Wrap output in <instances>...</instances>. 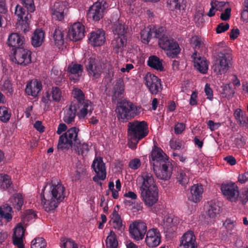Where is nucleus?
<instances>
[{"mask_svg": "<svg viewBox=\"0 0 248 248\" xmlns=\"http://www.w3.org/2000/svg\"><path fill=\"white\" fill-rule=\"evenodd\" d=\"M46 186L41 194V204L46 212L54 210L65 197V188L60 181H52L49 190Z\"/></svg>", "mask_w": 248, "mask_h": 248, "instance_id": "obj_1", "label": "nucleus"}, {"mask_svg": "<svg viewBox=\"0 0 248 248\" xmlns=\"http://www.w3.org/2000/svg\"><path fill=\"white\" fill-rule=\"evenodd\" d=\"M127 139L129 146L134 149L139 140L148 134V127L145 121H134L129 122L127 125Z\"/></svg>", "mask_w": 248, "mask_h": 248, "instance_id": "obj_2", "label": "nucleus"}, {"mask_svg": "<svg viewBox=\"0 0 248 248\" xmlns=\"http://www.w3.org/2000/svg\"><path fill=\"white\" fill-rule=\"evenodd\" d=\"M142 110L141 107L124 100L119 102L116 107V112L118 120L122 123H125L139 115Z\"/></svg>", "mask_w": 248, "mask_h": 248, "instance_id": "obj_3", "label": "nucleus"}, {"mask_svg": "<svg viewBox=\"0 0 248 248\" xmlns=\"http://www.w3.org/2000/svg\"><path fill=\"white\" fill-rule=\"evenodd\" d=\"M84 64L88 75L92 80H97L101 77L106 64L99 57L92 55L87 58Z\"/></svg>", "mask_w": 248, "mask_h": 248, "instance_id": "obj_4", "label": "nucleus"}, {"mask_svg": "<svg viewBox=\"0 0 248 248\" xmlns=\"http://www.w3.org/2000/svg\"><path fill=\"white\" fill-rule=\"evenodd\" d=\"M79 131L78 128L73 127L62 135L59 139L57 145L58 150H67L76 144H78V142L79 140L78 138Z\"/></svg>", "mask_w": 248, "mask_h": 248, "instance_id": "obj_5", "label": "nucleus"}, {"mask_svg": "<svg viewBox=\"0 0 248 248\" xmlns=\"http://www.w3.org/2000/svg\"><path fill=\"white\" fill-rule=\"evenodd\" d=\"M158 45L167 51V55L170 58H175L180 52L181 49L178 44L172 38L167 36H162L159 39Z\"/></svg>", "mask_w": 248, "mask_h": 248, "instance_id": "obj_6", "label": "nucleus"}, {"mask_svg": "<svg viewBox=\"0 0 248 248\" xmlns=\"http://www.w3.org/2000/svg\"><path fill=\"white\" fill-rule=\"evenodd\" d=\"M232 57L229 54L219 53L218 58L213 66V70L217 75L225 73L231 65Z\"/></svg>", "mask_w": 248, "mask_h": 248, "instance_id": "obj_7", "label": "nucleus"}, {"mask_svg": "<svg viewBox=\"0 0 248 248\" xmlns=\"http://www.w3.org/2000/svg\"><path fill=\"white\" fill-rule=\"evenodd\" d=\"M145 84L152 94H156L162 90L160 79L150 73L144 77Z\"/></svg>", "mask_w": 248, "mask_h": 248, "instance_id": "obj_8", "label": "nucleus"}, {"mask_svg": "<svg viewBox=\"0 0 248 248\" xmlns=\"http://www.w3.org/2000/svg\"><path fill=\"white\" fill-rule=\"evenodd\" d=\"M153 170L157 178L168 180L171 176L172 166L170 161H167L159 164L158 167H153Z\"/></svg>", "mask_w": 248, "mask_h": 248, "instance_id": "obj_9", "label": "nucleus"}, {"mask_svg": "<svg viewBox=\"0 0 248 248\" xmlns=\"http://www.w3.org/2000/svg\"><path fill=\"white\" fill-rule=\"evenodd\" d=\"M106 5V2L104 0L95 2L88 10V16L94 21H99L104 16Z\"/></svg>", "mask_w": 248, "mask_h": 248, "instance_id": "obj_10", "label": "nucleus"}, {"mask_svg": "<svg viewBox=\"0 0 248 248\" xmlns=\"http://www.w3.org/2000/svg\"><path fill=\"white\" fill-rule=\"evenodd\" d=\"M31 51L23 47L17 48L11 57L12 61L20 65H26L31 62Z\"/></svg>", "mask_w": 248, "mask_h": 248, "instance_id": "obj_11", "label": "nucleus"}, {"mask_svg": "<svg viewBox=\"0 0 248 248\" xmlns=\"http://www.w3.org/2000/svg\"><path fill=\"white\" fill-rule=\"evenodd\" d=\"M147 232L146 224L143 222H135L129 226V232L136 240H142Z\"/></svg>", "mask_w": 248, "mask_h": 248, "instance_id": "obj_12", "label": "nucleus"}, {"mask_svg": "<svg viewBox=\"0 0 248 248\" xmlns=\"http://www.w3.org/2000/svg\"><path fill=\"white\" fill-rule=\"evenodd\" d=\"M92 167L96 173V175L93 177V180L98 182L99 180H104L106 177V170L105 164L103 162L102 158L97 157L94 160L92 164Z\"/></svg>", "mask_w": 248, "mask_h": 248, "instance_id": "obj_13", "label": "nucleus"}, {"mask_svg": "<svg viewBox=\"0 0 248 248\" xmlns=\"http://www.w3.org/2000/svg\"><path fill=\"white\" fill-rule=\"evenodd\" d=\"M221 190L227 199L232 202L237 199L239 194L238 187L234 183L222 184Z\"/></svg>", "mask_w": 248, "mask_h": 248, "instance_id": "obj_14", "label": "nucleus"}, {"mask_svg": "<svg viewBox=\"0 0 248 248\" xmlns=\"http://www.w3.org/2000/svg\"><path fill=\"white\" fill-rule=\"evenodd\" d=\"M142 185L140 190H149L158 189L155 180L152 173L145 171L141 173Z\"/></svg>", "mask_w": 248, "mask_h": 248, "instance_id": "obj_15", "label": "nucleus"}, {"mask_svg": "<svg viewBox=\"0 0 248 248\" xmlns=\"http://www.w3.org/2000/svg\"><path fill=\"white\" fill-rule=\"evenodd\" d=\"M161 242V234L157 229H151L146 232L145 242L150 248H154L159 245Z\"/></svg>", "mask_w": 248, "mask_h": 248, "instance_id": "obj_16", "label": "nucleus"}, {"mask_svg": "<svg viewBox=\"0 0 248 248\" xmlns=\"http://www.w3.org/2000/svg\"><path fill=\"white\" fill-rule=\"evenodd\" d=\"M151 156L150 162L153 167H158L159 164L169 161V157L162 150L155 146L151 152Z\"/></svg>", "mask_w": 248, "mask_h": 248, "instance_id": "obj_17", "label": "nucleus"}, {"mask_svg": "<svg viewBox=\"0 0 248 248\" xmlns=\"http://www.w3.org/2000/svg\"><path fill=\"white\" fill-rule=\"evenodd\" d=\"M68 37L73 41L82 39L84 36V27L80 22L74 23L69 29Z\"/></svg>", "mask_w": 248, "mask_h": 248, "instance_id": "obj_18", "label": "nucleus"}, {"mask_svg": "<svg viewBox=\"0 0 248 248\" xmlns=\"http://www.w3.org/2000/svg\"><path fill=\"white\" fill-rule=\"evenodd\" d=\"M141 197L145 204L151 207L158 199V189L140 191Z\"/></svg>", "mask_w": 248, "mask_h": 248, "instance_id": "obj_19", "label": "nucleus"}, {"mask_svg": "<svg viewBox=\"0 0 248 248\" xmlns=\"http://www.w3.org/2000/svg\"><path fill=\"white\" fill-rule=\"evenodd\" d=\"M180 247L182 248H197L196 237L191 231L185 232L180 240Z\"/></svg>", "mask_w": 248, "mask_h": 248, "instance_id": "obj_20", "label": "nucleus"}, {"mask_svg": "<svg viewBox=\"0 0 248 248\" xmlns=\"http://www.w3.org/2000/svg\"><path fill=\"white\" fill-rule=\"evenodd\" d=\"M124 91V85L122 78L117 79L113 87L112 100L113 102H119L123 97Z\"/></svg>", "mask_w": 248, "mask_h": 248, "instance_id": "obj_21", "label": "nucleus"}, {"mask_svg": "<svg viewBox=\"0 0 248 248\" xmlns=\"http://www.w3.org/2000/svg\"><path fill=\"white\" fill-rule=\"evenodd\" d=\"M42 89V85L41 81L37 79L31 80L27 83L25 93L28 95L36 97Z\"/></svg>", "mask_w": 248, "mask_h": 248, "instance_id": "obj_22", "label": "nucleus"}, {"mask_svg": "<svg viewBox=\"0 0 248 248\" xmlns=\"http://www.w3.org/2000/svg\"><path fill=\"white\" fill-rule=\"evenodd\" d=\"M195 68L200 73L205 74L208 68V64L204 57L198 56L197 52L195 50L192 55Z\"/></svg>", "mask_w": 248, "mask_h": 248, "instance_id": "obj_23", "label": "nucleus"}, {"mask_svg": "<svg viewBox=\"0 0 248 248\" xmlns=\"http://www.w3.org/2000/svg\"><path fill=\"white\" fill-rule=\"evenodd\" d=\"M78 104L72 102L69 106H67L64 112L63 121L67 124L74 122L75 117L77 114Z\"/></svg>", "mask_w": 248, "mask_h": 248, "instance_id": "obj_24", "label": "nucleus"}, {"mask_svg": "<svg viewBox=\"0 0 248 248\" xmlns=\"http://www.w3.org/2000/svg\"><path fill=\"white\" fill-rule=\"evenodd\" d=\"M66 8V2L65 1L57 2L54 3L51 8L53 17L59 21L62 20L64 18L65 11Z\"/></svg>", "mask_w": 248, "mask_h": 248, "instance_id": "obj_25", "label": "nucleus"}, {"mask_svg": "<svg viewBox=\"0 0 248 248\" xmlns=\"http://www.w3.org/2000/svg\"><path fill=\"white\" fill-rule=\"evenodd\" d=\"M25 230L24 228L20 225H18L15 228L12 236L13 243L18 248H25L23 243Z\"/></svg>", "mask_w": 248, "mask_h": 248, "instance_id": "obj_26", "label": "nucleus"}, {"mask_svg": "<svg viewBox=\"0 0 248 248\" xmlns=\"http://www.w3.org/2000/svg\"><path fill=\"white\" fill-rule=\"evenodd\" d=\"M24 42V37L17 33H12L9 34L7 40L8 46L13 47V50L22 47Z\"/></svg>", "mask_w": 248, "mask_h": 248, "instance_id": "obj_27", "label": "nucleus"}, {"mask_svg": "<svg viewBox=\"0 0 248 248\" xmlns=\"http://www.w3.org/2000/svg\"><path fill=\"white\" fill-rule=\"evenodd\" d=\"M79 112H77V115L80 119L85 118L88 115H91L93 110V103L89 100H86L83 103L79 104L78 106Z\"/></svg>", "mask_w": 248, "mask_h": 248, "instance_id": "obj_28", "label": "nucleus"}, {"mask_svg": "<svg viewBox=\"0 0 248 248\" xmlns=\"http://www.w3.org/2000/svg\"><path fill=\"white\" fill-rule=\"evenodd\" d=\"M105 34L104 31L101 30L92 32L91 33L89 41L94 46H101L105 42L106 38Z\"/></svg>", "mask_w": 248, "mask_h": 248, "instance_id": "obj_29", "label": "nucleus"}, {"mask_svg": "<svg viewBox=\"0 0 248 248\" xmlns=\"http://www.w3.org/2000/svg\"><path fill=\"white\" fill-rule=\"evenodd\" d=\"M126 37L114 36V39L111 43L113 51L116 53L122 52L126 46Z\"/></svg>", "mask_w": 248, "mask_h": 248, "instance_id": "obj_30", "label": "nucleus"}, {"mask_svg": "<svg viewBox=\"0 0 248 248\" xmlns=\"http://www.w3.org/2000/svg\"><path fill=\"white\" fill-rule=\"evenodd\" d=\"M203 191L202 185H193L190 188V195L188 196V200L195 203L200 202L202 199Z\"/></svg>", "mask_w": 248, "mask_h": 248, "instance_id": "obj_31", "label": "nucleus"}, {"mask_svg": "<svg viewBox=\"0 0 248 248\" xmlns=\"http://www.w3.org/2000/svg\"><path fill=\"white\" fill-rule=\"evenodd\" d=\"M67 71L70 74L71 79L78 81L83 72V66L79 64L72 63L68 66Z\"/></svg>", "mask_w": 248, "mask_h": 248, "instance_id": "obj_32", "label": "nucleus"}, {"mask_svg": "<svg viewBox=\"0 0 248 248\" xmlns=\"http://www.w3.org/2000/svg\"><path fill=\"white\" fill-rule=\"evenodd\" d=\"M127 26L120 20L116 22L112 27L114 36L119 37H126L125 33L127 32Z\"/></svg>", "mask_w": 248, "mask_h": 248, "instance_id": "obj_33", "label": "nucleus"}, {"mask_svg": "<svg viewBox=\"0 0 248 248\" xmlns=\"http://www.w3.org/2000/svg\"><path fill=\"white\" fill-rule=\"evenodd\" d=\"M12 212V207L8 204H5L0 206V225H2V219H6L7 222L10 221L12 218L10 214Z\"/></svg>", "mask_w": 248, "mask_h": 248, "instance_id": "obj_34", "label": "nucleus"}, {"mask_svg": "<svg viewBox=\"0 0 248 248\" xmlns=\"http://www.w3.org/2000/svg\"><path fill=\"white\" fill-rule=\"evenodd\" d=\"M44 32L41 29L36 30L31 37V44L34 47L40 46L44 40Z\"/></svg>", "mask_w": 248, "mask_h": 248, "instance_id": "obj_35", "label": "nucleus"}, {"mask_svg": "<svg viewBox=\"0 0 248 248\" xmlns=\"http://www.w3.org/2000/svg\"><path fill=\"white\" fill-rule=\"evenodd\" d=\"M190 178V172L187 170L180 169L178 171L176 179L179 183L182 186L187 184Z\"/></svg>", "mask_w": 248, "mask_h": 248, "instance_id": "obj_36", "label": "nucleus"}, {"mask_svg": "<svg viewBox=\"0 0 248 248\" xmlns=\"http://www.w3.org/2000/svg\"><path fill=\"white\" fill-rule=\"evenodd\" d=\"M64 33L62 29L56 28L53 34V37L55 45L60 48L64 44Z\"/></svg>", "mask_w": 248, "mask_h": 248, "instance_id": "obj_37", "label": "nucleus"}, {"mask_svg": "<svg viewBox=\"0 0 248 248\" xmlns=\"http://www.w3.org/2000/svg\"><path fill=\"white\" fill-rule=\"evenodd\" d=\"M111 221L113 226L115 229L122 232L124 229V226L122 223V220L118 212L114 210L111 215Z\"/></svg>", "mask_w": 248, "mask_h": 248, "instance_id": "obj_38", "label": "nucleus"}, {"mask_svg": "<svg viewBox=\"0 0 248 248\" xmlns=\"http://www.w3.org/2000/svg\"><path fill=\"white\" fill-rule=\"evenodd\" d=\"M148 65L155 69L162 71L164 69L162 65V60L155 56L149 57L148 61Z\"/></svg>", "mask_w": 248, "mask_h": 248, "instance_id": "obj_39", "label": "nucleus"}, {"mask_svg": "<svg viewBox=\"0 0 248 248\" xmlns=\"http://www.w3.org/2000/svg\"><path fill=\"white\" fill-rule=\"evenodd\" d=\"M9 202L11 204V205L17 210H19L23 204L22 196L19 193L14 194L10 198Z\"/></svg>", "mask_w": 248, "mask_h": 248, "instance_id": "obj_40", "label": "nucleus"}, {"mask_svg": "<svg viewBox=\"0 0 248 248\" xmlns=\"http://www.w3.org/2000/svg\"><path fill=\"white\" fill-rule=\"evenodd\" d=\"M208 205L206 213L209 217L214 218L219 214L220 207L216 203L210 202L208 203Z\"/></svg>", "mask_w": 248, "mask_h": 248, "instance_id": "obj_41", "label": "nucleus"}, {"mask_svg": "<svg viewBox=\"0 0 248 248\" xmlns=\"http://www.w3.org/2000/svg\"><path fill=\"white\" fill-rule=\"evenodd\" d=\"M74 146L78 154L82 156L87 155L90 150L89 146L87 143L81 142L80 140L78 142V144H76Z\"/></svg>", "mask_w": 248, "mask_h": 248, "instance_id": "obj_42", "label": "nucleus"}, {"mask_svg": "<svg viewBox=\"0 0 248 248\" xmlns=\"http://www.w3.org/2000/svg\"><path fill=\"white\" fill-rule=\"evenodd\" d=\"M12 184L11 177L5 174H0V190H5Z\"/></svg>", "mask_w": 248, "mask_h": 248, "instance_id": "obj_43", "label": "nucleus"}, {"mask_svg": "<svg viewBox=\"0 0 248 248\" xmlns=\"http://www.w3.org/2000/svg\"><path fill=\"white\" fill-rule=\"evenodd\" d=\"M106 246L107 248H117L118 247L116 236L114 232L112 231H110L109 234L107 238Z\"/></svg>", "mask_w": 248, "mask_h": 248, "instance_id": "obj_44", "label": "nucleus"}, {"mask_svg": "<svg viewBox=\"0 0 248 248\" xmlns=\"http://www.w3.org/2000/svg\"><path fill=\"white\" fill-rule=\"evenodd\" d=\"M72 95L74 98L77 99V102H74L77 103L78 106L86 101V100H85V95L83 92L78 88H74L73 90Z\"/></svg>", "mask_w": 248, "mask_h": 248, "instance_id": "obj_45", "label": "nucleus"}, {"mask_svg": "<svg viewBox=\"0 0 248 248\" xmlns=\"http://www.w3.org/2000/svg\"><path fill=\"white\" fill-rule=\"evenodd\" d=\"M151 28H145L141 31L140 38L142 43L147 44L150 41L152 37Z\"/></svg>", "mask_w": 248, "mask_h": 248, "instance_id": "obj_46", "label": "nucleus"}, {"mask_svg": "<svg viewBox=\"0 0 248 248\" xmlns=\"http://www.w3.org/2000/svg\"><path fill=\"white\" fill-rule=\"evenodd\" d=\"M11 117V112L8 108L4 106L0 107V120L8 122Z\"/></svg>", "mask_w": 248, "mask_h": 248, "instance_id": "obj_47", "label": "nucleus"}, {"mask_svg": "<svg viewBox=\"0 0 248 248\" xmlns=\"http://www.w3.org/2000/svg\"><path fill=\"white\" fill-rule=\"evenodd\" d=\"M234 116L237 121V123L241 126L244 127L246 126L247 123L241 109H236L234 113Z\"/></svg>", "mask_w": 248, "mask_h": 248, "instance_id": "obj_48", "label": "nucleus"}, {"mask_svg": "<svg viewBox=\"0 0 248 248\" xmlns=\"http://www.w3.org/2000/svg\"><path fill=\"white\" fill-rule=\"evenodd\" d=\"M46 243L42 237L34 239L31 242V248H45Z\"/></svg>", "mask_w": 248, "mask_h": 248, "instance_id": "obj_49", "label": "nucleus"}, {"mask_svg": "<svg viewBox=\"0 0 248 248\" xmlns=\"http://www.w3.org/2000/svg\"><path fill=\"white\" fill-rule=\"evenodd\" d=\"M50 93L53 101L55 102L60 101L62 97V92L58 87H53Z\"/></svg>", "mask_w": 248, "mask_h": 248, "instance_id": "obj_50", "label": "nucleus"}, {"mask_svg": "<svg viewBox=\"0 0 248 248\" xmlns=\"http://www.w3.org/2000/svg\"><path fill=\"white\" fill-rule=\"evenodd\" d=\"M190 44L195 49H199L203 46V43L198 36H194L190 39Z\"/></svg>", "mask_w": 248, "mask_h": 248, "instance_id": "obj_51", "label": "nucleus"}, {"mask_svg": "<svg viewBox=\"0 0 248 248\" xmlns=\"http://www.w3.org/2000/svg\"><path fill=\"white\" fill-rule=\"evenodd\" d=\"M183 1L184 0H168V4L172 10L180 11Z\"/></svg>", "mask_w": 248, "mask_h": 248, "instance_id": "obj_52", "label": "nucleus"}, {"mask_svg": "<svg viewBox=\"0 0 248 248\" xmlns=\"http://www.w3.org/2000/svg\"><path fill=\"white\" fill-rule=\"evenodd\" d=\"M152 30V35L154 34V37L155 38H160L162 36H165L164 35V33L165 31V29L164 28L161 27L159 28H156V27H154Z\"/></svg>", "mask_w": 248, "mask_h": 248, "instance_id": "obj_53", "label": "nucleus"}, {"mask_svg": "<svg viewBox=\"0 0 248 248\" xmlns=\"http://www.w3.org/2000/svg\"><path fill=\"white\" fill-rule=\"evenodd\" d=\"M21 2L28 12H33L34 11L35 7L33 0H21Z\"/></svg>", "mask_w": 248, "mask_h": 248, "instance_id": "obj_54", "label": "nucleus"}, {"mask_svg": "<svg viewBox=\"0 0 248 248\" xmlns=\"http://www.w3.org/2000/svg\"><path fill=\"white\" fill-rule=\"evenodd\" d=\"M62 243V246L63 248H78L77 244L74 241L71 239H67L63 238L61 240Z\"/></svg>", "mask_w": 248, "mask_h": 248, "instance_id": "obj_55", "label": "nucleus"}, {"mask_svg": "<svg viewBox=\"0 0 248 248\" xmlns=\"http://www.w3.org/2000/svg\"><path fill=\"white\" fill-rule=\"evenodd\" d=\"M162 225L167 230L170 228L174 225L173 218L169 216H165L162 222Z\"/></svg>", "mask_w": 248, "mask_h": 248, "instance_id": "obj_56", "label": "nucleus"}, {"mask_svg": "<svg viewBox=\"0 0 248 248\" xmlns=\"http://www.w3.org/2000/svg\"><path fill=\"white\" fill-rule=\"evenodd\" d=\"M15 14L17 16L19 21L23 20L26 15V10L20 5H17L15 9Z\"/></svg>", "mask_w": 248, "mask_h": 248, "instance_id": "obj_57", "label": "nucleus"}, {"mask_svg": "<svg viewBox=\"0 0 248 248\" xmlns=\"http://www.w3.org/2000/svg\"><path fill=\"white\" fill-rule=\"evenodd\" d=\"M54 75L56 77H53L55 80L57 84L61 82L63 79V76L62 74L61 71H58L55 68H53L51 71V75Z\"/></svg>", "mask_w": 248, "mask_h": 248, "instance_id": "obj_58", "label": "nucleus"}, {"mask_svg": "<svg viewBox=\"0 0 248 248\" xmlns=\"http://www.w3.org/2000/svg\"><path fill=\"white\" fill-rule=\"evenodd\" d=\"M194 21L199 27L202 26L204 22L203 14V13L199 11H197L195 15Z\"/></svg>", "mask_w": 248, "mask_h": 248, "instance_id": "obj_59", "label": "nucleus"}, {"mask_svg": "<svg viewBox=\"0 0 248 248\" xmlns=\"http://www.w3.org/2000/svg\"><path fill=\"white\" fill-rule=\"evenodd\" d=\"M2 88L4 91L9 94L11 95L13 92L12 85L9 80H5L3 84Z\"/></svg>", "mask_w": 248, "mask_h": 248, "instance_id": "obj_60", "label": "nucleus"}, {"mask_svg": "<svg viewBox=\"0 0 248 248\" xmlns=\"http://www.w3.org/2000/svg\"><path fill=\"white\" fill-rule=\"evenodd\" d=\"M141 165V162L139 158H134L130 161L129 167L133 170L138 169Z\"/></svg>", "mask_w": 248, "mask_h": 248, "instance_id": "obj_61", "label": "nucleus"}, {"mask_svg": "<svg viewBox=\"0 0 248 248\" xmlns=\"http://www.w3.org/2000/svg\"><path fill=\"white\" fill-rule=\"evenodd\" d=\"M229 27L230 26L228 23H220L217 25L216 28V32L217 33H220L225 32L229 29Z\"/></svg>", "mask_w": 248, "mask_h": 248, "instance_id": "obj_62", "label": "nucleus"}, {"mask_svg": "<svg viewBox=\"0 0 248 248\" xmlns=\"http://www.w3.org/2000/svg\"><path fill=\"white\" fill-rule=\"evenodd\" d=\"M211 2L213 4L214 6L216 8L217 11H222L226 5V2L223 1H219L215 0L214 1H212Z\"/></svg>", "mask_w": 248, "mask_h": 248, "instance_id": "obj_63", "label": "nucleus"}, {"mask_svg": "<svg viewBox=\"0 0 248 248\" xmlns=\"http://www.w3.org/2000/svg\"><path fill=\"white\" fill-rule=\"evenodd\" d=\"M222 93L225 96H230L234 93V91L231 88L230 84H226L224 86Z\"/></svg>", "mask_w": 248, "mask_h": 248, "instance_id": "obj_64", "label": "nucleus"}]
</instances>
